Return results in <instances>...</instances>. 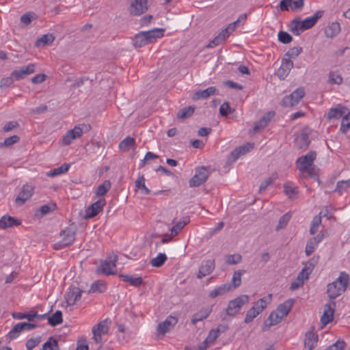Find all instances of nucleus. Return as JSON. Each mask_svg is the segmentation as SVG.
<instances>
[{
	"mask_svg": "<svg viewBox=\"0 0 350 350\" xmlns=\"http://www.w3.org/2000/svg\"><path fill=\"white\" fill-rule=\"evenodd\" d=\"M349 276L345 272H341L340 276L333 282L328 284L327 293L332 301L345 291Z\"/></svg>",
	"mask_w": 350,
	"mask_h": 350,
	"instance_id": "1",
	"label": "nucleus"
},
{
	"mask_svg": "<svg viewBox=\"0 0 350 350\" xmlns=\"http://www.w3.org/2000/svg\"><path fill=\"white\" fill-rule=\"evenodd\" d=\"M272 295L269 294L268 298L262 297L258 300L255 305L252 306L246 313L244 320L245 323L252 322L266 307L267 305V300H271Z\"/></svg>",
	"mask_w": 350,
	"mask_h": 350,
	"instance_id": "2",
	"label": "nucleus"
},
{
	"mask_svg": "<svg viewBox=\"0 0 350 350\" xmlns=\"http://www.w3.org/2000/svg\"><path fill=\"white\" fill-rule=\"evenodd\" d=\"M59 235L62 239L54 244L55 250H61L71 245L75 240L76 230L71 227L66 228L60 232Z\"/></svg>",
	"mask_w": 350,
	"mask_h": 350,
	"instance_id": "3",
	"label": "nucleus"
},
{
	"mask_svg": "<svg viewBox=\"0 0 350 350\" xmlns=\"http://www.w3.org/2000/svg\"><path fill=\"white\" fill-rule=\"evenodd\" d=\"M248 301L249 296L247 295H242L230 300L226 309V314L228 316L234 317L240 311L242 306Z\"/></svg>",
	"mask_w": 350,
	"mask_h": 350,
	"instance_id": "4",
	"label": "nucleus"
},
{
	"mask_svg": "<svg viewBox=\"0 0 350 350\" xmlns=\"http://www.w3.org/2000/svg\"><path fill=\"white\" fill-rule=\"evenodd\" d=\"M317 152L315 151H310L304 156L300 157L297 160V167L301 172L304 173L308 168L314 165V161L316 159Z\"/></svg>",
	"mask_w": 350,
	"mask_h": 350,
	"instance_id": "5",
	"label": "nucleus"
},
{
	"mask_svg": "<svg viewBox=\"0 0 350 350\" xmlns=\"http://www.w3.org/2000/svg\"><path fill=\"white\" fill-rule=\"evenodd\" d=\"M209 173L208 170L202 166L196 169L195 175L189 180V187H199L208 179Z\"/></svg>",
	"mask_w": 350,
	"mask_h": 350,
	"instance_id": "6",
	"label": "nucleus"
},
{
	"mask_svg": "<svg viewBox=\"0 0 350 350\" xmlns=\"http://www.w3.org/2000/svg\"><path fill=\"white\" fill-rule=\"evenodd\" d=\"M83 291L78 286L72 284L66 292L64 298L68 306H73L81 297Z\"/></svg>",
	"mask_w": 350,
	"mask_h": 350,
	"instance_id": "7",
	"label": "nucleus"
},
{
	"mask_svg": "<svg viewBox=\"0 0 350 350\" xmlns=\"http://www.w3.org/2000/svg\"><path fill=\"white\" fill-rule=\"evenodd\" d=\"M305 92L301 88H297L293 91L290 95L285 96L282 101V105L284 107H293L297 105L300 100L304 96Z\"/></svg>",
	"mask_w": 350,
	"mask_h": 350,
	"instance_id": "8",
	"label": "nucleus"
},
{
	"mask_svg": "<svg viewBox=\"0 0 350 350\" xmlns=\"http://www.w3.org/2000/svg\"><path fill=\"white\" fill-rule=\"evenodd\" d=\"M304 5V0H282L279 3V7L282 11H289L291 9L293 12H295L301 10Z\"/></svg>",
	"mask_w": 350,
	"mask_h": 350,
	"instance_id": "9",
	"label": "nucleus"
},
{
	"mask_svg": "<svg viewBox=\"0 0 350 350\" xmlns=\"http://www.w3.org/2000/svg\"><path fill=\"white\" fill-rule=\"evenodd\" d=\"M83 129L80 125L75 126L74 129L69 130L62 137V144L64 146L70 145L72 142L81 137Z\"/></svg>",
	"mask_w": 350,
	"mask_h": 350,
	"instance_id": "10",
	"label": "nucleus"
},
{
	"mask_svg": "<svg viewBox=\"0 0 350 350\" xmlns=\"http://www.w3.org/2000/svg\"><path fill=\"white\" fill-rule=\"evenodd\" d=\"M106 204L105 199H99L94 203L92 204L85 210V217L86 219L93 218L96 216L99 213L102 212L103 207Z\"/></svg>",
	"mask_w": 350,
	"mask_h": 350,
	"instance_id": "11",
	"label": "nucleus"
},
{
	"mask_svg": "<svg viewBox=\"0 0 350 350\" xmlns=\"http://www.w3.org/2000/svg\"><path fill=\"white\" fill-rule=\"evenodd\" d=\"M37 327L36 324L31 323H18L13 327V328L8 333V336L10 340H13L18 337V334L23 330H31Z\"/></svg>",
	"mask_w": 350,
	"mask_h": 350,
	"instance_id": "12",
	"label": "nucleus"
},
{
	"mask_svg": "<svg viewBox=\"0 0 350 350\" xmlns=\"http://www.w3.org/2000/svg\"><path fill=\"white\" fill-rule=\"evenodd\" d=\"M293 62L288 58L283 57L282 65L278 69L275 75L280 80H284L293 68Z\"/></svg>",
	"mask_w": 350,
	"mask_h": 350,
	"instance_id": "13",
	"label": "nucleus"
},
{
	"mask_svg": "<svg viewBox=\"0 0 350 350\" xmlns=\"http://www.w3.org/2000/svg\"><path fill=\"white\" fill-rule=\"evenodd\" d=\"M335 308L336 302L334 301H330L325 305L324 312L321 318V323L323 325H326L333 321Z\"/></svg>",
	"mask_w": 350,
	"mask_h": 350,
	"instance_id": "14",
	"label": "nucleus"
},
{
	"mask_svg": "<svg viewBox=\"0 0 350 350\" xmlns=\"http://www.w3.org/2000/svg\"><path fill=\"white\" fill-rule=\"evenodd\" d=\"M177 323L178 319L176 317L169 316L164 321L158 325L157 331L158 334L164 335L170 332Z\"/></svg>",
	"mask_w": 350,
	"mask_h": 350,
	"instance_id": "15",
	"label": "nucleus"
},
{
	"mask_svg": "<svg viewBox=\"0 0 350 350\" xmlns=\"http://www.w3.org/2000/svg\"><path fill=\"white\" fill-rule=\"evenodd\" d=\"M36 71V64H30L26 66L21 67L18 70H15L12 72V77H14L16 81H19L24 79L27 75L33 73Z\"/></svg>",
	"mask_w": 350,
	"mask_h": 350,
	"instance_id": "16",
	"label": "nucleus"
},
{
	"mask_svg": "<svg viewBox=\"0 0 350 350\" xmlns=\"http://www.w3.org/2000/svg\"><path fill=\"white\" fill-rule=\"evenodd\" d=\"M254 146L253 143H247L235 148L230 152L228 160L232 162L235 161L241 155H243L253 149Z\"/></svg>",
	"mask_w": 350,
	"mask_h": 350,
	"instance_id": "17",
	"label": "nucleus"
},
{
	"mask_svg": "<svg viewBox=\"0 0 350 350\" xmlns=\"http://www.w3.org/2000/svg\"><path fill=\"white\" fill-rule=\"evenodd\" d=\"M33 187L31 185H24L21 191L15 200L18 204H24L28 199H29L33 193Z\"/></svg>",
	"mask_w": 350,
	"mask_h": 350,
	"instance_id": "18",
	"label": "nucleus"
},
{
	"mask_svg": "<svg viewBox=\"0 0 350 350\" xmlns=\"http://www.w3.org/2000/svg\"><path fill=\"white\" fill-rule=\"evenodd\" d=\"M147 0H135L131 4L130 13L133 15L139 16L148 10Z\"/></svg>",
	"mask_w": 350,
	"mask_h": 350,
	"instance_id": "19",
	"label": "nucleus"
},
{
	"mask_svg": "<svg viewBox=\"0 0 350 350\" xmlns=\"http://www.w3.org/2000/svg\"><path fill=\"white\" fill-rule=\"evenodd\" d=\"M274 116V111H269L266 113L258 121L254 124L253 127L254 133L259 132L260 131L265 129Z\"/></svg>",
	"mask_w": 350,
	"mask_h": 350,
	"instance_id": "20",
	"label": "nucleus"
},
{
	"mask_svg": "<svg viewBox=\"0 0 350 350\" xmlns=\"http://www.w3.org/2000/svg\"><path fill=\"white\" fill-rule=\"evenodd\" d=\"M215 267L214 260H207L200 266L197 277L201 279L213 272Z\"/></svg>",
	"mask_w": 350,
	"mask_h": 350,
	"instance_id": "21",
	"label": "nucleus"
},
{
	"mask_svg": "<svg viewBox=\"0 0 350 350\" xmlns=\"http://www.w3.org/2000/svg\"><path fill=\"white\" fill-rule=\"evenodd\" d=\"M282 319L283 317H282V316L276 310L271 312L267 319L264 323L262 326V331H267L271 326L278 324L282 320Z\"/></svg>",
	"mask_w": 350,
	"mask_h": 350,
	"instance_id": "22",
	"label": "nucleus"
},
{
	"mask_svg": "<svg viewBox=\"0 0 350 350\" xmlns=\"http://www.w3.org/2000/svg\"><path fill=\"white\" fill-rule=\"evenodd\" d=\"M117 260V257L115 258L113 260H105L101 262L100 267L98 269V272L103 273L107 275H113L116 273L113 271V269L116 268V262Z\"/></svg>",
	"mask_w": 350,
	"mask_h": 350,
	"instance_id": "23",
	"label": "nucleus"
},
{
	"mask_svg": "<svg viewBox=\"0 0 350 350\" xmlns=\"http://www.w3.org/2000/svg\"><path fill=\"white\" fill-rule=\"evenodd\" d=\"M323 14L324 11L323 10H319L316 12L313 16L305 18L301 22V27L304 29V30L312 28L316 24L317 21L323 16Z\"/></svg>",
	"mask_w": 350,
	"mask_h": 350,
	"instance_id": "24",
	"label": "nucleus"
},
{
	"mask_svg": "<svg viewBox=\"0 0 350 350\" xmlns=\"http://www.w3.org/2000/svg\"><path fill=\"white\" fill-rule=\"evenodd\" d=\"M323 235L319 234L316 237H312L308 241L305 250L307 256H310L313 253L319 243L323 240Z\"/></svg>",
	"mask_w": 350,
	"mask_h": 350,
	"instance_id": "25",
	"label": "nucleus"
},
{
	"mask_svg": "<svg viewBox=\"0 0 350 350\" xmlns=\"http://www.w3.org/2000/svg\"><path fill=\"white\" fill-rule=\"evenodd\" d=\"M217 92L218 90L215 87L211 86L203 90L196 91L193 93L191 98L193 100H197L201 98L205 99L215 94Z\"/></svg>",
	"mask_w": 350,
	"mask_h": 350,
	"instance_id": "26",
	"label": "nucleus"
},
{
	"mask_svg": "<svg viewBox=\"0 0 350 350\" xmlns=\"http://www.w3.org/2000/svg\"><path fill=\"white\" fill-rule=\"evenodd\" d=\"M211 312L212 308L210 306L202 308L192 316L191 323L193 325H196L198 322L206 319L210 315Z\"/></svg>",
	"mask_w": 350,
	"mask_h": 350,
	"instance_id": "27",
	"label": "nucleus"
},
{
	"mask_svg": "<svg viewBox=\"0 0 350 350\" xmlns=\"http://www.w3.org/2000/svg\"><path fill=\"white\" fill-rule=\"evenodd\" d=\"M165 29L163 28H154L152 30L144 31L148 43L154 42L157 38H162L164 36Z\"/></svg>",
	"mask_w": 350,
	"mask_h": 350,
	"instance_id": "28",
	"label": "nucleus"
},
{
	"mask_svg": "<svg viewBox=\"0 0 350 350\" xmlns=\"http://www.w3.org/2000/svg\"><path fill=\"white\" fill-rule=\"evenodd\" d=\"M20 224L21 221L19 220L10 215H3L0 219V228L2 229L11 228L14 226H19Z\"/></svg>",
	"mask_w": 350,
	"mask_h": 350,
	"instance_id": "29",
	"label": "nucleus"
},
{
	"mask_svg": "<svg viewBox=\"0 0 350 350\" xmlns=\"http://www.w3.org/2000/svg\"><path fill=\"white\" fill-rule=\"evenodd\" d=\"M294 304L293 299H288L282 304H280L275 310L282 317H286Z\"/></svg>",
	"mask_w": 350,
	"mask_h": 350,
	"instance_id": "30",
	"label": "nucleus"
},
{
	"mask_svg": "<svg viewBox=\"0 0 350 350\" xmlns=\"http://www.w3.org/2000/svg\"><path fill=\"white\" fill-rule=\"evenodd\" d=\"M305 336V346L308 349V350H312L318 342V336L312 331H309L306 333Z\"/></svg>",
	"mask_w": 350,
	"mask_h": 350,
	"instance_id": "31",
	"label": "nucleus"
},
{
	"mask_svg": "<svg viewBox=\"0 0 350 350\" xmlns=\"http://www.w3.org/2000/svg\"><path fill=\"white\" fill-rule=\"evenodd\" d=\"M231 288L232 286L230 284H224L211 291L209 293V297L211 298H215L218 296L223 295L230 291Z\"/></svg>",
	"mask_w": 350,
	"mask_h": 350,
	"instance_id": "32",
	"label": "nucleus"
},
{
	"mask_svg": "<svg viewBox=\"0 0 350 350\" xmlns=\"http://www.w3.org/2000/svg\"><path fill=\"white\" fill-rule=\"evenodd\" d=\"M284 191L285 194L291 199L297 198L298 188L292 182H287L284 185Z\"/></svg>",
	"mask_w": 350,
	"mask_h": 350,
	"instance_id": "33",
	"label": "nucleus"
},
{
	"mask_svg": "<svg viewBox=\"0 0 350 350\" xmlns=\"http://www.w3.org/2000/svg\"><path fill=\"white\" fill-rule=\"evenodd\" d=\"M340 31V24L338 23H332L325 29V33L327 38H334L337 36Z\"/></svg>",
	"mask_w": 350,
	"mask_h": 350,
	"instance_id": "34",
	"label": "nucleus"
},
{
	"mask_svg": "<svg viewBox=\"0 0 350 350\" xmlns=\"http://www.w3.org/2000/svg\"><path fill=\"white\" fill-rule=\"evenodd\" d=\"M149 44L144 31L137 33L133 39V44L135 48H140Z\"/></svg>",
	"mask_w": 350,
	"mask_h": 350,
	"instance_id": "35",
	"label": "nucleus"
},
{
	"mask_svg": "<svg viewBox=\"0 0 350 350\" xmlns=\"http://www.w3.org/2000/svg\"><path fill=\"white\" fill-rule=\"evenodd\" d=\"M119 277L125 282H129L131 286L135 287L139 286L143 283L142 277L133 278L130 275L120 274Z\"/></svg>",
	"mask_w": 350,
	"mask_h": 350,
	"instance_id": "36",
	"label": "nucleus"
},
{
	"mask_svg": "<svg viewBox=\"0 0 350 350\" xmlns=\"http://www.w3.org/2000/svg\"><path fill=\"white\" fill-rule=\"evenodd\" d=\"M190 221V219L189 217H183L181 220L178 222H176L175 225L172 227L170 229L172 232V234L176 236L177 235L181 230Z\"/></svg>",
	"mask_w": 350,
	"mask_h": 350,
	"instance_id": "37",
	"label": "nucleus"
},
{
	"mask_svg": "<svg viewBox=\"0 0 350 350\" xmlns=\"http://www.w3.org/2000/svg\"><path fill=\"white\" fill-rule=\"evenodd\" d=\"M106 290V284L102 280H97L93 282L90 286L88 293H103Z\"/></svg>",
	"mask_w": 350,
	"mask_h": 350,
	"instance_id": "38",
	"label": "nucleus"
},
{
	"mask_svg": "<svg viewBox=\"0 0 350 350\" xmlns=\"http://www.w3.org/2000/svg\"><path fill=\"white\" fill-rule=\"evenodd\" d=\"M301 25V22L298 18H295L291 21L289 28L294 35L299 36L304 31V29Z\"/></svg>",
	"mask_w": 350,
	"mask_h": 350,
	"instance_id": "39",
	"label": "nucleus"
},
{
	"mask_svg": "<svg viewBox=\"0 0 350 350\" xmlns=\"http://www.w3.org/2000/svg\"><path fill=\"white\" fill-rule=\"evenodd\" d=\"M195 111V107L193 106H189L184 107L180 109L177 113V118L181 120H184L190 117Z\"/></svg>",
	"mask_w": 350,
	"mask_h": 350,
	"instance_id": "40",
	"label": "nucleus"
},
{
	"mask_svg": "<svg viewBox=\"0 0 350 350\" xmlns=\"http://www.w3.org/2000/svg\"><path fill=\"white\" fill-rule=\"evenodd\" d=\"M135 187L141 190V193L144 195L150 193V190L145 185V178L144 175L140 176L135 183Z\"/></svg>",
	"mask_w": 350,
	"mask_h": 350,
	"instance_id": "41",
	"label": "nucleus"
},
{
	"mask_svg": "<svg viewBox=\"0 0 350 350\" xmlns=\"http://www.w3.org/2000/svg\"><path fill=\"white\" fill-rule=\"evenodd\" d=\"M135 140L133 137H127L119 144V148L122 151H129L131 147L134 146Z\"/></svg>",
	"mask_w": 350,
	"mask_h": 350,
	"instance_id": "42",
	"label": "nucleus"
},
{
	"mask_svg": "<svg viewBox=\"0 0 350 350\" xmlns=\"http://www.w3.org/2000/svg\"><path fill=\"white\" fill-rule=\"evenodd\" d=\"M344 109L341 107H338L336 108H332L329 109L328 113H327V118L328 119H339L340 118H342L345 114Z\"/></svg>",
	"mask_w": 350,
	"mask_h": 350,
	"instance_id": "43",
	"label": "nucleus"
},
{
	"mask_svg": "<svg viewBox=\"0 0 350 350\" xmlns=\"http://www.w3.org/2000/svg\"><path fill=\"white\" fill-rule=\"evenodd\" d=\"M62 313L57 310L52 316L48 317V323L51 326H56L62 323Z\"/></svg>",
	"mask_w": 350,
	"mask_h": 350,
	"instance_id": "44",
	"label": "nucleus"
},
{
	"mask_svg": "<svg viewBox=\"0 0 350 350\" xmlns=\"http://www.w3.org/2000/svg\"><path fill=\"white\" fill-rule=\"evenodd\" d=\"M70 168V164L64 163L61 166L56 167L51 171H50L48 174L49 176L55 177L56 176H59L60 174H63L68 172Z\"/></svg>",
	"mask_w": 350,
	"mask_h": 350,
	"instance_id": "45",
	"label": "nucleus"
},
{
	"mask_svg": "<svg viewBox=\"0 0 350 350\" xmlns=\"http://www.w3.org/2000/svg\"><path fill=\"white\" fill-rule=\"evenodd\" d=\"M55 40V37L52 34H45L42 35L40 38H39L36 43V46H40L41 44L46 45L51 44Z\"/></svg>",
	"mask_w": 350,
	"mask_h": 350,
	"instance_id": "46",
	"label": "nucleus"
},
{
	"mask_svg": "<svg viewBox=\"0 0 350 350\" xmlns=\"http://www.w3.org/2000/svg\"><path fill=\"white\" fill-rule=\"evenodd\" d=\"M43 350H59L58 341L53 336L44 342L42 347Z\"/></svg>",
	"mask_w": 350,
	"mask_h": 350,
	"instance_id": "47",
	"label": "nucleus"
},
{
	"mask_svg": "<svg viewBox=\"0 0 350 350\" xmlns=\"http://www.w3.org/2000/svg\"><path fill=\"white\" fill-rule=\"evenodd\" d=\"M167 259V258L165 254L159 253L156 258L150 260V264L154 267H160L165 263Z\"/></svg>",
	"mask_w": 350,
	"mask_h": 350,
	"instance_id": "48",
	"label": "nucleus"
},
{
	"mask_svg": "<svg viewBox=\"0 0 350 350\" xmlns=\"http://www.w3.org/2000/svg\"><path fill=\"white\" fill-rule=\"evenodd\" d=\"M111 188V182L109 180H105L101 185H100L96 191V195L98 197L103 196Z\"/></svg>",
	"mask_w": 350,
	"mask_h": 350,
	"instance_id": "49",
	"label": "nucleus"
},
{
	"mask_svg": "<svg viewBox=\"0 0 350 350\" xmlns=\"http://www.w3.org/2000/svg\"><path fill=\"white\" fill-rule=\"evenodd\" d=\"M318 262L317 258H312L310 260H309L306 264L305 265V267H304V271H306V276H305L306 279H308L309 275L312 272L314 267Z\"/></svg>",
	"mask_w": 350,
	"mask_h": 350,
	"instance_id": "50",
	"label": "nucleus"
},
{
	"mask_svg": "<svg viewBox=\"0 0 350 350\" xmlns=\"http://www.w3.org/2000/svg\"><path fill=\"white\" fill-rule=\"evenodd\" d=\"M350 129V111L342 118L340 124V131L343 133H346Z\"/></svg>",
	"mask_w": 350,
	"mask_h": 350,
	"instance_id": "51",
	"label": "nucleus"
},
{
	"mask_svg": "<svg viewBox=\"0 0 350 350\" xmlns=\"http://www.w3.org/2000/svg\"><path fill=\"white\" fill-rule=\"evenodd\" d=\"M302 48L300 46H294L290 49L284 55V57L288 58L289 59H295L302 52Z\"/></svg>",
	"mask_w": 350,
	"mask_h": 350,
	"instance_id": "52",
	"label": "nucleus"
},
{
	"mask_svg": "<svg viewBox=\"0 0 350 350\" xmlns=\"http://www.w3.org/2000/svg\"><path fill=\"white\" fill-rule=\"evenodd\" d=\"M291 215L289 213H287L282 215L280 219L278 226H276L275 230L279 231L281 229L284 228L291 219Z\"/></svg>",
	"mask_w": 350,
	"mask_h": 350,
	"instance_id": "53",
	"label": "nucleus"
},
{
	"mask_svg": "<svg viewBox=\"0 0 350 350\" xmlns=\"http://www.w3.org/2000/svg\"><path fill=\"white\" fill-rule=\"evenodd\" d=\"M242 257L240 254H229L225 257L226 262L228 265H236L241 261Z\"/></svg>",
	"mask_w": 350,
	"mask_h": 350,
	"instance_id": "54",
	"label": "nucleus"
},
{
	"mask_svg": "<svg viewBox=\"0 0 350 350\" xmlns=\"http://www.w3.org/2000/svg\"><path fill=\"white\" fill-rule=\"evenodd\" d=\"M350 187V178L346 180H340L337 183L336 187L335 189V191L338 192L340 193L346 191L348 188Z\"/></svg>",
	"mask_w": 350,
	"mask_h": 350,
	"instance_id": "55",
	"label": "nucleus"
},
{
	"mask_svg": "<svg viewBox=\"0 0 350 350\" xmlns=\"http://www.w3.org/2000/svg\"><path fill=\"white\" fill-rule=\"evenodd\" d=\"M278 40L283 44H288L293 40L292 36L286 31H280L278 35Z\"/></svg>",
	"mask_w": 350,
	"mask_h": 350,
	"instance_id": "56",
	"label": "nucleus"
},
{
	"mask_svg": "<svg viewBox=\"0 0 350 350\" xmlns=\"http://www.w3.org/2000/svg\"><path fill=\"white\" fill-rule=\"evenodd\" d=\"M20 141V137L18 135H13L5 139L3 143L0 144V148L3 146L9 147L12 145L18 143Z\"/></svg>",
	"mask_w": 350,
	"mask_h": 350,
	"instance_id": "57",
	"label": "nucleus"
},
{
	"mask_svg": "<svg viewBox=\"0 0 350 350\" xmlns=\"http://www.w3.org/2000/svg\"><path fill=\"white\" fill-rule=\"evenodd\" d=\"M244 272H245V271H240V270L234 271L233 276H232V282L234 288H236L241 285V275Z\"/></svg>",
	"mask_w": 350,
	"mask_h": 350,
	"instance_id": "58",
	"label": "nucleus"
},
{
	"mask_svg": "<svg viewBox=\"0 0 350 350\" xmlns=\"http://www.w3.org/2000/svg\"><path fill=\"white\" fill-rule=\"evenodd\" d=\"M321 224V217L320 216H315L312 221L310 228V232L311 234H315L318 228Z\"/></svg>",
	"mask_w": 350,
	"mask_h": 350,
	"instance_id": "59",
	"label": "nucleus"
},
{
	"mask_svg": "<svg viewBox=\"0 0 350 350\" xmlns=\"http://www.w3.org/2000/svg\"><path fill=\"white\" fill-rule=\"evenodd\" d=\"M233 110L230 107L228 102L224 103L219 107V113L222 116L227 117L229 114L232 113Z\"/></svg>",
	"mask_w": 350,
	"mask_h": 350,
	"instance_id": "60",
	"label": "nucleus"
},
{
	"mask_svg": "<svg viewBox=\"0 0 350 350\" xmlns=\"http://www.w3.org/2000/svg\"><path fill=\"white\" fill-rule=\"evenodd\" d=\"M40 342H41V337L40 336H38V337H36V338H29L26 342V345H26V348L28 350H31L34 347H36L37 345H38Z\"/></svg>",
	"mask_w": 350,
	"mask_h": 350,
	"instance_id": "61",
	"label": "nucleus"
},
{
	"mask_svg": "<svg viewBox=\"0 0 350 350\" xmlns=\"http://www.w3.org/2000/svg\"><path fill=\"white\" fill-rule=\"evenodd\" d=\"M346 343L342 340H338L335 343L328 347L325 350H345Z\"/></svg>",
	"mask_w": 350,
	"mask_h": 350,
	"instance_id": "62",
	"label": "nucleus"
},
{
	"mask_svg": "<svg viewBox=\"0 0 350 350\" xmlns=\"http://www.w3.org/2000/svg\"><path fill=\"white\" fill-rule=\"evenodd\" d=\"M12 317H13V318L16 319H27L29 322L33 321L32 312H31L29 313L14 312L12 314Z\"/></svg>",
	"mask_w": 350,
	"mask_h": 350,
	"instance_id": "63",
	"label": "nucleus"
},
{
	"mask_svg": "<svg viewBox=\"0 0 350 350\" xmlns=\"http://www.w3.org/2000/svg\"><path fill=\"white\" fill-rule=\"evenodd\" d=\"M56 208V204L51 203L42 206L39 210L42 215H46Z\"/></svg>",
	"mask_w": 350,
	"mask_h": 350,
	"instance_id": "64",
	"label": "nucleus"
}]
</instances>
